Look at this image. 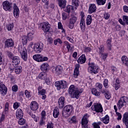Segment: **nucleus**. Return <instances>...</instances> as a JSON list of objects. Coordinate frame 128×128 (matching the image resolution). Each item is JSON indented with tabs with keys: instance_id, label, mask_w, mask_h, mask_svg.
Returning <instances> with one entry per match:
<instances>
[{
	"instance_id": "nucleus-1",
	"label": "nucleus",
	"mask_w": 128,
	"mask_h": 128,
	"mask_svg": "<svg viewBox=\"0 0 128 128\" xmlns=\"http://www.w3.org/2000/svg\"><path fill=\"white\" fill-rule=\"evenodd\" d=\"M28 50L30 51L33 50V52L36 54H40V52H42L44 50V43L38 42L34 44V42H30L28 46Z\"/></svg>"
},
{
	"instance_id": "nucleus-2",
	"label": "nucleus",
	"mask_w": 128,
	"mask_h": 128,
	"mask_svg": "<svg viewBox=\"0 0 128 128\" xmlns=\"http://www.w3.org/2000/svg\"><path fill=\"white\" fill-rule=\"evenodd\" d=\"M68 92L72 98L77 99L80 98V94H82V92L78 90V88L72 84L69 87Z\"/></svg>"
},
{
	"instance_id": "nucleus-3",
	"label": "nucleus",
	"mask_w": 128,
	"mask_h": 128,
	"mask_svg": "<svg viewBox=\"0 0 128 128\" xmlns=\"http://www.w3.org/2000/svg\"><path fill=\"white\" fill-rule=\"evenodd\" d=\"M72 112V106L71 105L66 106L63 109L62 114L64 118H68Z\"/></svg>"
},
{
	"instance_id": "nucleus-4",
	"label": "nucleus",
	"mask_w": 128,
	"mask_h": 128,
	"mask_svg": "<svg viewBox=\"0 0 128 128\" xmlns=\"http://www.w3.org/2000/svg\"><path fill=\"white\" fill-rule=\"evenodd\" d=\"M128 102V98L126 96L121 97L117 104L118 110H122L124 106H126Z\"/></svg>"
},
{
	"instance_id": "nucleus-5",
	"label": "nucleus",
	"mask_w": 128,
	"mask_h": 128,
	"mask_svg": "<svg viewBox=\"0 0 128 128\" xmlns=\"http://www.w3.org/2000/svg\"><path fill=\"white\" fill-rule=\"evenodd\" d=\"M89 66L88 68V72L90 74H96L98 73V67L94 65V63L89 62Z\"/></svg>"
},
{
	"instance_id": "nucleus-6",
	"label": "nucleus",
	"mask_w": 128,
	"mask_h": 128,
	"mask_svg": "<svg viewBox=\"0 0 128 128\" xmlns=\"http://www.w3.org/2000/svg\"><path fill=\"white\" fill-rule=\"evenodd\" d=\"M68 86V82L65 80L57 81L55 82V86L60 90L62 88H66Z\"/></svg>"
},
{
	"instance_id": "nucleus-7",
	"label": "nucleus",
	"mask_w": 128,
	"mask_h": 128,
	"mask_svg": "<svg viewBox=\"0 0 128 128\" xmlns=\"http://www.w3.org/2000/svg\"><path fill=\"white\" fill-rule=\"evenodd\" d=\"M33 58L38 62H46L48 60V58L46 56L42 57V55L40 54H35L33 56Z\"/></svg>"
},
{
	"instance_id": "nucleus-8",
	"label": "nucleus",
	"mask_w": 128,
	"mask_h": 128,
	"mask_svg": "<svg viewBox=\"0 0 128 128\" xmlns=\"http://www.w3.org/2000/svg\"><path fill=\"white\" fill-rule=\"evenodd\" d=\"M19 52L22 60L25 62L26 61L28 60V52L26 48V47H20L19 48Z\"/></svg>"
},
{
	"instance_id": "nucleus-9",
	"label": "nucleus",
	"mask_w": 128,
	"mask_h": 128,
	"mask_svg": "<svg viewBox=\"0 0 128 128\" xmlns=\"http://www.w3.org/2000/svg\"><path fill=\"white\" fill-rule=\"evenodd\" d=\"M88 118H90V115L86 114L83 116L82 120V126L84 128H88Z\"/></svg>"
},
{
	"instance_id": "nucleus-10",
	"label": "nucleus",
	"mask_w": 128,
	"mask_h": 128,
	"mask_svg": "<svg viewBox=\"0 0 128 128\" xmlns=\"http://www.w3.org/2000/svg\"><path fill=\"white\" fill-rule=\"evenodd\" d=\"M92 110L96 112H102V104L94 103L91 107Z\"/></svg>"
},
{
	"instance_id": "nucleus-11",
	"label": "nucleus",
	"mask_w": 128,
	"mask_h": 128,
	"mask_svg": "<svg viewBox=\"0 0 128 128\" xmlns=\"http://www.w3.org/2000/svg\"><path fill=\"white\" fill-rule=\"evenodd\" d=\"M53 72L58 76L62 75L64 74V68L62 66L58 65L54 67Z\"/></svg>"
},
{
	"instance_id": "nucleus-12",
	"label": "nucleus",
	"mask_w": 128,
	"mask_h": 128,
	"mask_svg": "<svg viewBox=\"0 0 128 128\" xmlns=\"http://www.w3.org/2000/svg\"><path fill=\"white\" fill-rule=\"evenodd\" d=\"M42 30L44 32H48L50 30V25L48 22H43L41 24Z\"/></svg>"
},
{
	"instance_id": "nucleus-13",
	"label": "nucleus",
	"mask_w": 128,
	"mask_h": 128,
	"mask_svg": "<svg viewBox=\"0 0 128 128\" xmlns=\"http://www.w3.org/2000/svg\"><path fill=\"white\" fill-rule=\"evenodd\" d=\"M74 50V47L70 46V44L68 42H64L63 45V50L65 52H72Z\"/></svg>"
},
{
	"instance_id": "nucleus-14",
	"label": "nucleus",
	"mask_w": 128,
	"mask_h": 128,
	"mask_svg": "<svg viewBox=\"0 0 128 128\" xmlns=\"http://www.w3.org/2000/svg\"><path fill=\"white\" fill-rule=\"evenodd\" d=\"M12 4L9 2L8 1L6 0L2 2V6L4 10H8L10 12L12 10Z\"/></svg>"
},
{
	"instance_id": "nucleus-15",
	"label": "nucleus",
	"mask_w": 128,
	"mask_h": 128,
	"mask_svg": "<svg viewBox=\"0 0 128 128\" xmlns=\"http://www.w3.org/2000/svg\"><path fill=\"white\" fill-rule=\"evenodd\" d=\"M78 18L75 16H72L71 18H70L68 24L69 28L72 30V28H74V24L76 22Z\"/></svg>"
},
{
	"instance_id": "nucleus-16",
	"label": "nucleus",
	"mask_w": 128,
	"mask_h": 128,
	"mask_svg": "<svg viewBox=\"0 0 128 128\" xmlns=\"http://www.w3.org/2000/svg\"><path fill=\"white\" fill-rule=\"evenodd\" d=\"M10 58L12 60V64L14 66H18V64H20V58L18 56H10Z\"/></svg>"
},
{
	"instance_id": "nucleus-17",
	"label": "nucleus",
	"mask_w": 128,
	"mask_h": 128,
	"mask_svg": "<svg viewBox=\"0 0 128 128\" xmlns=\"http://www.w3.org/2000/svg\"><path fill=\"white\" fill-rule=\"evenodd\" d=\"M0 92L2 96H6L8 92V88L6 86L5 84H4V83L0 82Z\"/></svg>"
},
{
	"instance_id": "nucleus-18",
	"label": "nucleus",
	"mask_w": 128,
	"mask_h": 128,
	"mask_svg": "<svg viewBox=\"0 0 128 128\" xmlns=\"http://www.w3.org/2000/svg\"><path fill=\"white\" fill-rule=\"evenodd\" d=\"M14 46V42L12 39H7L4 42V48H12Z\"/></svg>"
},
{
	"instance_id": "nucleus-19",
	"label": "nucleus",
	"mask_w": 128,
	"mask_h": 128,
	"mask_svg": "<svg viewBox=\"0 0 128 128\" xmlns=\"http://www.w3.org/2000/svg\"><path fill=\"white\" fill-rule=\"evenodd\" d=\"M97 8H98L96 7V5L95 4H90L89 5L88 14H92L96 12Z\"/></svg>"
},
{
	"instance_id": "nucleus-20",
	"label": "nucleus",
	"mask_w": 128,
	"mask_h": 128,
	"mask_svg": "<svg viewBox=\"0 0 128 128\" xmlns=\"http://www.w3.org/2000/svg\"><path fill=\"white\" fill-rule=\"evenodd\" d=\"M40 70L42 72L50 70V65L46 62L43 63L40 66Z\"/></svg>"
},
{
	"instance_id": "nucleus-21",
	"label": "nucleus",
	"mask_w": 128,
	"mask_h": 128,
	"mask_svg": "<svg viewBox=\"0 0 128 128\" xmlns=\"http://www.w3.org/2000/svg\"><path fill=\"white\" fill-rule=\"evenodd\" d=\"M86 61V55L84 54H82L77 60V62L79 64H83Z\"/></svg>"
},
{
	"instance_id": "nucleus-22",
	"label": "nucleus",
	"mask_w": 128,
	"mask_h": 128,
	"mask_svg": "<svg viewBox=\"0 0 128 128\" xmlns=\"http://www.w3.org/2000/svg\"><path fill=\"white\" fill-rule=\"evenodd\" d=\"M30 108L32 110L36 111L38 108V104L36 101H33L30 103Z\"/></svg>"
},
{
	"instance_id": "nucleus-23",
	"label": "nucleus",
	"mask_w": 128,
	"mask_h": 128,
	"mask_svg": "<svg viewBox=\"0 0 128 128\" xmlns=\"http://www.w3.org/2000/svg\"><path fill=\"white\" fill-rule=\"evenodd\" d=\"M122 122L126 126V128H128V112H126L124 114Z\"/></svg>"
},
{
	"instance_id": "nucleus-24",
	"label": "nucleus",
	"mask_w": 128,
	"mask_h": 128,
	"mask_svg": "<svg viewBox=\"0 0 128 128\" xmlns=\"http://www.w3.org/2000/svg\"><path fill=\"white\" fill-rule=\"evenodd\" d=\"M14 14L15 18H18L20 16V9L16 4H14Z\"/></svg>"
},
{
	"instance_id": "nucleus-25",
	"label": "nucleus",
	"mask_w": 128,
	"mask_h": 128,
	"mask_svg": "<svg viewBox=\"0 0 128 128\" xmlns=\"http://www.w3.org/2000/svg\"><path fill=\"white\" fill-rule=\"evenodd\" d=\"M59 108H62L64 106V97L61 96L58 100Z\"/></svg>"
},
{
	"instance_id": "nucleus-26",
	"label": "nucleus",
	"mask_w": 128,
	"mask_h": 128,
	"mask_svg": "<svg viewBox=\"0 0 128 128\" xmlns=\"http://www.w3.org/2000/svg\"><path fill=\"white\" fill-rule=\"evenodd\" d=\"M16 118H23L24 116V112H22V110L20 108H18L16 110Z\"/></svg>"
},
{
	"instance_id": "nucleus-27",
	"label": "nucleus",
	"mask_w": 128,
	"mask_h": 128,
	"mask_svg": "<svg viewBox=\"0 0 128 128\" xmlns=\"http://www.w3.org/2000/svg\"><path fill=\"white\" fill-rule=\"evenodd\" d=\"M100 120L104 124H108L110 122V116L108 115H106L105 116L100 118Z\"/></svg>"
},
{
	"instance_id": "nucleus-28",
	"label": "nucleus",
	"mask_w": 128,
	"mask_h": 128,
	"mask_svg": "<svg viewBox=\"0 0 128 128\" xmlns=\"http://www.w3.org/2000/svg\"><path fill=\"white\" fill-rule=\"evenodd\" d=\"M58 4L61 8H64L66 6V0H58Z\"/></svg>"
},
{
	"instance_id": "nucleus-29",
	"label": "nucleus",
	"mask_w": 128,
	"mask_h": 128,
	"mask_svg": "<svg viewBox=\"0 0 128 128\" xmlns=\"http://www.w3.org/2000/svg\"><path fill=\"white\" fill-rule=\"evenodd\" d=\"M80 26L82 32H84L86 30V22L84 19H81L80 22Z\"/></svg>"
},
{
	"instance_id": "nucleus-30",
	"label": "nucleus",
	"mask_w": 128,
	"mask_h": 128,
	"mask_svg": "<svg viewBox=\"0 0 128 128\" xmlns=\"http://www.w3.org/2000/svg\"><path fill=\"white\" fill-rule=\"evenodd\" d=\"M60 116V110L58 108H56L53 111V116L55 118H58Z\"/></svg>"
},
{
	"instance_id": "nucleus-31",
	"label": "nucleus",
	"mask_w": 128,
	"mask_h": 128,
	"mask_svg": "<svg viewBox=\"0 0 128 128\" xmlns=\"http://www.w3.org/2000/svg\"><path fill=\"white\" fill-rule=\"evenodd\" d=\"M102 94H104L105 98H106V100H110V98L112 97V94H110V92L108 91H106L105 90H102L101 91Z\"/></svg>"
},
{
	"instance_id": "nucleus-32",
	"label": "nucleus",
	"mask_w": 128,
	"mask_h": 128,
	"mask_svg": "<svg viewBox=\"0 0 128 128\" xmlns=\"http://www.w3.org/2000/svg\"><path fill=\"white\" fill-rule=\"evenodd\" d=\"M34 30H32L27 34V38H28V40L30 41L34 39Z\"/></svg>"
},
{
	"instance_id": "nucleus-33",
	"label": "nucleus",
	"mask_w": 128,
	"mask_h": 128,
	"mask_svg": "<svg viewBox=\"0 0 128 128\" xmlns=\"http://www.w3.org/2000/svg\"><path fill=\"white\" fill-rule=\"evenodd\" d=\"M68 122L70 124H76L78 122V119L75 116H73L72 118H70L68 120Z\"/></svg>"
},
{
	"instance_id": "nucleus-34",
	"label": "nucleus",
	"mask_w": 128,
	"mask_h": 128,
	"mask_svg": "<svg viewBox=\"0 0 128 128\" xmlns=\"http://www.w3.org/2000/svg\"><path fill=\"white\" fill-rule=\"evenodd\" d=\"M28 38L26 36H23L20 38V42L23 44H28Z\"/></svg>"
},
{
	"instance_id": "nucleus-35",
	"label": "nucleus",
	"mask_w": 128,
	"mask_h": 128,
	"mask_svg": "<svg viewBox=\"0 0 128 128\" xmlns=\"http://www.w3.org/2000/svg\"><path fill=\"white\" fill-rule=\"evenodd\" d=\"M122 64H124L126 66H128V58L126 56H123L122 58Z\"/></svg>"
},
{
	"instance_id": "nucleus-36",
	"label": "nucleus",
	"mask_w": 128,
	"mask_h": 128,
	"mask_svg": "<svg viewBox=\"0 0 128 128\" xmlns=\"http://www.w3.org/2000/svg\"><path fill=\"white\" fill-rule=\"evenodd\" d=\"M14 70L16 74H20L22 72V66H18L15 68Z\"/></svg>"
},
{
	"instance_id": "nucleus-37",
	"label": "nucleus",
	"mask_w": 128,
	"mask_h": 128,
	"mask_svg": "<svg viewBox=\"0 0 128 128\" xmlns=\"http://www.w3.org/2000/svg\"><path fill=\"white\" fill-rule=\"evenodd\" d=\"M38 78L40 80H46V74L44 72H41L38 76Z\"/></svg>"
},
{
	"instance_id": "nucleus-38",
	"label": "nucleus",
	"mask_w": 128,
	"mask_h": 128,
	"mask_svg": "<svg viewBox=\"0 0 128 128\" xmlns=\"http://www.w3.org/2000/svg\"><path fill=\"white\" fill-rule=\"evenodd\" d=\"M38 90V94L42 96L46 94V90L44 89H42V86H39Z\"/></svg>"
},
{
	"instance_id": "nucleus-39",
	"label": "nucleus",
	"mask_w": 128,
	"mask_h": 128,
	"mask_svg": "<svg viewBox=\"0 0 128 128\" xmlns=\"http://www.w3.org/2000/svg\"><path fill=\"white\" fill-rule=\"evenodd\" d=\"M8 102H6L5 104L4 110H3L4 114H8L10 112V109H8Z\"/></svg>"
},
{
	"instance_id": "nucleus-40",
	"label": "nucleus",
	"mask_w": 128,
	"mask_h": 128,
	"mask_svg": "<svg viewBox=\"0 0 128 128\" xmlns=\"http://www.w3.org/2000/svg\"><path fill=\"white\" fill-rule=\"evenodd\" d=\"M72 6L76 10L78 6V0H72Z\"/></svg>"
},
{
	"instance_id": "nucleus-41",
	"label": "nucleus",
	"mask_w": 128,
	"mask_h": 128,
	"mask_svg": "<svg viewBox=\"0 0 128 128\" xmlns=\"http://www.w3.org/2000/svg\"><path fill=\"white\" fill-rule=\"evenodd\" d=\"M72 10H74V7L72 6H68L64 8V12H72Z\"/></svg>"
},
{
	"instance_id": "nucleus-42",
	"label": "nucleus",
	"mask_w": 128,
	"mask_h": 128,
	"mask_svg": "<svg viewBox=\"0 0 128 128\" xmlns=\"http://www.w3.org/2000/svg\"><path fill=\"white\" fill-rule=\"evenodd\" d=\"M98 6H104L106 4V0H96Z\"/></svg>"
},
{
	"instance_id": "nucleus-43",
	"label": "nucleus",
	"mask_w": 128,
	"mask_h": 128,
	"mask_svg": "<svg viewBox=\"0 0 128 128\" xmlns=\"http://www.w3.org/2000/svg\"><path fill=\"white\" fill-rule=\"evenodd\" d=\"M92 94H94V96H98L100 94V92H98L96 88H92Z\"/></svg>"
},
{
	"instance_id": "nucleus-44",
	"label": "nucleus",
	"mask_w": 128,
	"mask_h": 128,
	"mask_svg": "<svg viewBox=\"0 0 128 128\" xmlns=\"http://www.w3.org/2000/svg\"><path fill=\"white\" fill-rule=\"evenodd\" d=\"M120 88V80L116 79L115 84V90H118Z\"/></svg>"
},
{
	"instance_id": "nucleus-45",
	"label": "nucleus",
	"mask_w": 128,
	"mask_h": 128,
	"mask_svg": "<svg viewBox=\"0 0 128 128\" xmlns=\"http://www.w3.org/2000/svg\"><path fill=\"white\" fill-rule=\"evenodd\" d=\"M92 16L88 15L86 18V24H87V26H90V24H92Z\"/></svg>"
},
{
	"instance_id": "nucleus-46",
	"label": "nucleus",
	"mask_w": 128,
	"mask_h": 128,
	"mask_svg": "<svg viewBox=\"0 0 128 128\" xmlns=\"http://www.w3.org/2000/svg\"><path fill=\"white\" fill-rule=\"evenodd\" d=\"M97 51L98 52L99 54L104 53V45H101L98 48V49L97 50Z\"/></svg>"
},
{
	"instance_id": "nucleus-47",
	"label": "nucleus",
	"mask_w": 128,
	"mask_h": 128,
	"mask_svg": "<svg viewBox=\"0 0 128 128\" xmlns=\"http://www.w3.org/2000/svg\"><path fill=\"white\" fill-rule=\"evenodd\" d=\"M58 30H61L62 32L64 34L66 32V30L64 28V26H62V24L60 22H58Z\"/></svg>"
},
{
	"instance_id": "nucleus-48",
	"label": "nucleus",
	"mask_w": 128,
	"mask_h": 128,
	"mask_svg": "<svg viewBox=\"0 0 128 128\" xmlns=\"http://www.w3.org/2000/svg\"><path fill=\"white\" fill-rule=\"evenodd\" d=\"M30 116H32V118H34V122H38L40 120V118H38V116H36L35 114H32V112L30 113Z\"/></svg>"
},
{
	"instance_id": "nucleus-49",
	"label": "nucleus",
	"mask_w": 128,
	"mask_h": 128,
	"mask_svg": "<svg viewBox=\"0 0 128 128\" xmlns=\"http://www.w3.org/2000/svg\"><path fill=\"white\" fill-rule=\"evenodd\" d=\"M100 124H102L101 122H94L92 124L94 128H100Z\"/></svg>"
},
{
	"instance_id": "nucleus-50",
	"label": "nucleus",
	"mask_w": 128,
	"mask_h": 128,
	"mask_svg": "<svg viewBox=\"0 0 128 128\" xmlns=\"http://www.w3.org/2000/svg\"><path fill=\"white\" fill-rule=\"evenodd\" d=\"M58 44H62V42L60 38H57L54 40V46H57Z\"/></svg>"
},
{
	"instance_id": "nucleus-51",
	"label": "nucleus",
	"mask_w": 128,
	"mask_h": 128,
	"mask_svg": "<svg viewBox=\"0 0 128 128\" xmlns=\"http://www.w3.org/2000/svg\"><path fill=\"white\" fill-rule=\"evenodd\" d=\"M69 18L68 14H67L66 12L62 13V18L63 20H66V18Z\"/></svg>"
},
{
	"instance_id": "nucleus-52",
	"label": "nucleus",
	"mask_w": 128,
	"mask_h": 128,
	"mask_svg": "<svg viewBox=\"0 0 128 128\" xmlns=\"http://www.w3.org/2000/svg\"><path fill=\"white\" fill-rule=\"evenodd\" d=\"M18 124H20V126H23V124H26V120L24 118H20L18 122Z\"/></svg>"
},
{
	"instance_id": "nucleus-53",
	"label": "nucleus",
	"mask_w": 128,
	"mask_h": 128,
	"mask_svg": "<svg viewBox=\"0 0 128 128\" xmlns=\"http://www.w3.org/2000/svg\"><path fill=\"white\" fill-rule=\"evenodd\" d=\"M25 95L26 96L29 98H30L32 96V93L30 92V91H28V90H26L24 92Z\"/></svg>"
},
{
	"instance_id": "nucleus-54",
	"label": "nucleus",
	"mask_w": 128,
	"mask_h": 128,
	"mask_svg": "<svg viewBox=\"0 0 128 128\" xmlns=\"http://www.w3.org/2000/svg\"><path fill=\"white\" fill-rule=\"evenodd\" d=\"M78 74H80V71L74 70V73L72 78H76L78 76Z\"/></svg>"
},
{
	"instance_id": "nucleus-55",
	"label": "nucleus",
	"mask_w": 128,
	"mask_h": 128,
	"mask_svg": "<svg viewBox=\"0 0 128 128\" xmlns=\"http://www.w3.org/2000/svg\"><path fill=\"white\" fill-rule=\"evenodd\" d=\"M101 58L104 60H106V58H108V53H102L101 54Z\"/></svg>"
},
{
	"instance_id": "nucleus-56",
	"label": "nucleus",
	"mask_w": 128,
	"mask_h": 128,
	"mask_svg": "<svg viewBox=\"0 0 128 128\" xmlns=\"http://www.w3.org/2000/svg\"><path fill=\"white\" fill-rule=\"evenodd\" d=\"M46 114L45 111L43 110L41 112V119L42 120H46Z\"/></svg>"
},
{
	"instance_id": "nucleus-57",
	"label": "nucleus",
	"mask_w": 128,
	"mask_h": 128,
	"mask_svg": "<svg viewBox=\"0 0 128 128\" xmlns=\"http://www.w3.org/2000/svg\"><path fill=\"white\" fill-rule=\"evenodd\" d=\"M18 90V85L14 84L12 86V92H16Z\"/></svg>"
},
{
	"instance_id": "nucleus-58",
	"label": "nucleus",
	"mask_w": 128,
	"mask_h": 128,
	"mask_svg": "<svg viewBox=\"0 0 128 128\" xmlns=\"http://www.w3.org/2000/svg\"><path fill=\"white\" fill-rule=\"evenodd\" d=\"M104 86V88H108V79H104L103 82Z\"/></svg>"
},
{
	"instance_id": "nucleus-59",
	"label": "nucleus",
	"mask_w": 128,
	"mask_h": 128,
	"mask_svg": "<svg viewBox=\"0 0 128 128\" xmlns=\"http://www.w3.org/2000/svg\"><path fill=\"white\" fill-rule=\"evenodd\" d=\"M7 30H12L14 28V24H9L6 26Z\"/></svg>"
},
{
	"instance_id": "nucleus-60",
	"label": "nucleus",
	"mask_w": 128,
	"mask_h": 128,
	"mask_svg": "<svg viewBox=\"0 0 128 128\" xmlns=\"http://www.w3.org/2000/svg\"><path fill=\"white\" fill-rule=\"evenodd\" d=\"M45 80H46V83L48 86H50V84H52V81H50V78L46 77Z\"/></svg>"
},
{
	"instance_id": "nucleus-61",
	"label": "nucleus",
	"mask_w": 128,
	"mask_h": 128,
	"mask_svg": "<svg viewBox=\"0 0 128 128\" xmlns=\"http://www.w3.org/2000/svg\"><path fill=\"white\" fill-rule=\"evenodd\" d=\"M96 88H98L99 90H102V84L98 82L96 84Z\"/></svg>"
},
{
	"instance_id": "nucleus-62",
	"label": "nucleus",
	"mask_w": 128,
	"mask_h": 128,
	"mask_svg": "<svg viewBox=\"0 0 128 128\" xmlns=\"http://www.w3.org/2000/svg\"><path fill=\"white\" fill-rule=\"evenodd\" d=\"M110 16V15L108 13H104V18L106 20H108Z\"/></svg>"
},
{
	"instance_id": "nucleus-63",
	"label": "nucleus",
	"mask_w": 128,
	"mask_h": 128,
	"mask_svg": "<svg viewBox=\"0 0 128 128\" xmlns=\"http://www.w3.org/2000/svg\"><path fill=\"white\" fill-rule=\"evenodd\" d=\"M46 128H54V124L52 122H48L46 125Z\"/></svg>"
},
{
	"instance_id": "nucleus-64",
	"label": "nucleus",
	"mask_w": 128,
	"mask_h": 128,
	"mask_svg": "<svg viewBox=\"0 0 128 128\" xmlns=\"http://www.w3.org/2000/svg\"><path fill=\"white\" fill-rule=\"evenodd\" d=\"M123 20L124 22H126V24H128V16H123Z\"/></svg>"
}]
</instances>
